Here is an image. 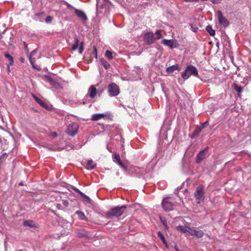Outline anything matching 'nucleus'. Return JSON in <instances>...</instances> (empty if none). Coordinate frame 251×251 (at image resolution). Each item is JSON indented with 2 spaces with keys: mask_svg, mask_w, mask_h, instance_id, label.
<instances>
[{
  "mask_svg": "<svg viewBox=\"0 0 251 251\" xmlns=\"http://www.w3.org/2000/svg\"><path fill=\"white\" fill-rule=\"evenodd\" d=\"M33 97L35 100L41 105L42 106H44V105L45 104V102L41 100H40L39 98L36 97L35 95H33Z\"/></svg>",
  "mask_w": 251,
  "mask_h": 251,
  "instance_id": "bb28decb",
  "label": "nucleus"
},
{
  "mask_svg": "<svg viewBox=\"0 0 251 251\" xmlns=\"http://www.w3.org/2000/svg\"><path fill=\"white\" fill-rule=\"evenodd\" d=\"M160 220L162 222V223L163 224V225H165V224H167V222H166V220L161 217H160Z\"/></svg>",
  "mask_w": 251,
  "mask_h": 251,
  "instance_id": "e433bc0d",
  "label": "nucleus"
},
{
  "mask_svg": "<svg viewBox=\"0 0 251 251\" xmlns=\"http://www.w3.org/2000/svg\"><path fill=\"white\" fill-rule=\"evenodd\" d=\"M24 225L25 226H28L29 227H34V225L32 221L31 220H26L25 221L24 223Z\"/></svg>",
  "mask_w": 251,
  "mask_h": 251,
  "instance_id": "393cba45",
  "label": "nucleus"
},
{
  "mask_svg": "<svg viewBox=\"0 0 251 251\" xmlns=\"http://www.w3.org/2000/svg\"><path fill=\"white\" fill-rule=\"evenodd\" d=\"M36 51H37V49L34 50H33L32 51V52H31V53L29 56V59L30 63L32 65V67L34 68H36V67L34 65V63L35 59L34 58H32V56H33L34 55V54L36 52Z\"/></svg>",
  "mask_w": 251,
  "mask_h": 251,
  "instance_id": "f3484780",
  "label": "nucleus"
},
{
  "mask_svg": "<svg viewBox=\"0 0 251 251\" xmlns=\"http://www.w3.org/2000/svg\"><path fill=\"white\" fill-rule=\"evenodd\" d=\"M10 66L11 65H9V64H8V65H7V69L8 72H10Z\"/></svg>",
  "mask_w": 251,
  "mask_h": 251,
  "instance_id": "a18cd8bd",
  "label": "nucleus"
},
{
  "mask_svg": "<svg viewBox=\"0 0 251 251\" xmlns=\"http://www.w3.org/2000/svg\"><path fill=\"white\" fill-rule=\"evenodd\" d=\"M162 43L168 46L171 49L176 48L178 47V44L176 43V41L173 40L163 39Z\"/></svg>",
  "mask_w": 251,
  "mask_h": 251,
  "instance_id": "9b49d317",
  "label": "nucleus"
},
{
  "mask_svg": "<svg viewBox=\"0 0 251 251\" xmlns=\"http://www.w3.org/2000/svg\"><path fill=\"white\" fill-rule=\"evenodd\" d=\"M20 185H23V184L22 182H21L20 184H19Z\"/></svg>",
  "mask_w": 251,
  "mask_h": 251,
  "instance_id": "8fccbe9b",
  "label": "nucleus"
},
{
  "mask_svg": "<svg viewBox=\"0 0 251 251\" xmlns=\"http://www.w3.org/2000/svg\"><path fill=\"white\" fill-rule=\"evenodd\" d=\"M108 91L111 97H114L119 95L120 88L117 84L112 83L108 86Z\"/></svg>",
  "mask_w": 251,
  "mask_h": 251,
  "instance_id": "423d86ee",
  "label": "nucleus"
},
{
  "mask_svg": "<svg viewBox=\"0 0 251 251\" xmlns=\"http://www.w3.org/2000/svg\"><path fill=\"white\" fill-rule=\"evenodd\" d=\"M104 1H109V0H104Z\"/></svg>",
  "mask_w": 251,
  "mask_h": 251,
  "instance_id": "3c124183",
  "label": "nucleus"
},
{
  "mask_svg": "<svg viewBox=\"0 0 251 251\" xmlns=\"http://www.w3.org/2000/svg\"><path fill=\"white\" fill-rule=\"evenodd\" d=\"M217 18L220 24L224 27H226L229 25L228 21L223 16L221 11L217 12Z\"/></svg>",
  "mask_w": 251,
  "mask_h": 251,
  "instance_id": "6e6552de",
  "label": "nucleus"
},
{
  "mask_svg": "<svg viewBox=\"0 0 251 251\" xmlns=\"http://www.w3.org/2000/svg\"><path fill=\"white\" fill-rule=\"evenodd\" d=\"M234 87L235 90L238 92V93H241L242 92V88L241 86H238L237 84H234Z\"/></svg>",
  "mask_w": 251,
  "mask_h": 251,
  "instance_id": "c756f323",
  "label": "nucleus"
},
{
  "mask_svg": "<svg viewBox=\"0 0 251 251\" xmlns=\"http://www.w3.org/2000/svg\"><path fill=\"white\" fill-rule=\"evenodd\" d=\"M208 147H206L205 149L201 151L197 155L196 162L198 163H200L203 159L206 157V154L207 152Z\"/></svg>",
  "mask_w": 251,
  "mask_h": 251,
  "instance_id": "ddd939ff",
  "label": "nucleus"
},
{
  "mask_svg": "<svg viewBox=\"0 0 251 251\" xmlns=\"http://www.w3.org/2000/svg\"><path fill=\"white\" fill-rule=\"evenodd\" d=\"M180 70V67H179V66L177 64H176L168 67L166 69V72L168 73H172L176 70L179 71Z\"/></svg>",
  "mask_w": 251,
  "mask_h": 251,
  "instance_id": "2eb2a0df",
  "label": "nucleus"
},
{
  "mask_svg": "<svg viewBox=\"0 0 251 251\" xmlns=\"http://www.w3.org/2000/svg\"><path fill=\"white\" fill-rule=\"evenodd\" d=\"M51 135L54 137H56L57 136V133L56 132H53L51 133Z\"/></svg>",
  "mask_w": 251,
  "mask_h": 251,
  "instance_id": "37998d69",
  "label": "nucleus"
},
{
  "mask_svg": "<svg viewBox=\"0 0 251 251\" xmlns=\"http://www.w3.org/2000/svg\"><path fill=\"white\" fill-rule=\"evenodd\" d=\"M52 19H53V18L52 17H51L50 16H48L46 17V18L45 19V22L47 23H50L52 21Z\"/></svg>",
  "mask_w": 251,
  "mask_h": 251,
  "instance_id": "2f4dec72",
  "label": "nucleus"
},
{
  "mask_svg": "<svg viewBox=\"0 0 251 251\" xmlns=\"http://www.w3.org/2000/svg\"><path fill=\"white\" fill-rule=\"evenodd\" d=\"M118 165L122 168L123 166H124V164L123 163H122V162L121 161V160H120V161L118 162H117Z\"/></svg>",
  "mask_w": 251,
  "mask_h": 251,
  "instance_id": "ea45409f",
  "label": "nucleus"
},
{
  "mask_svg": "<svg viewBox=\"0 0 251 251\" xmlns=\"http://www.w3.org/2000/svg\"><path fill=\"white\" fill-rule=\"evenodd\" d=\"M207 123H204L202 126H201V128H204L205 127H206V126H207Z\"/></svg>",
  "mask_w": 251,
  "mask_h": 251,
  "instance_id": "79ce46f5",
  "label": "nucleus"
},
{
  "mask_svg": "<svg viewBox=\"0 0 251 251\" xmlns=\"http://www.w3.org/2000/svg\"><path fill=\"white\" fill-rule=\"evenodd\" d=\"M125 171H126L127 170V167L125 165L122 167Z\"/></svg>",
  "mask_w": 251,
  "mask_h": 251,
  "instance_id": "c03bdc74",
  "label": "nucleus"
},
{
  "mask_svg": "<svg viewBox=\"0 0 251 251\" xmlns=\"http://www.w3.org/2000/svg\"><path fill=\"white\" fill-rule=\"evenodd\" d=\"M206 30L211 36H213L215 34V30L214 29H213V28L211 25H207L206 27Z\"/></svg>",
  "mask_w": 251,
  "mask_h": 251,
  "instance_id": "412c9836",
  "label": "nucleus"
},
{
  "mask_svg": "<svg viewBox=\"0 0 251 251\" xmlns=\"http://www.w3.org/2000/svg\"><path fill=\"white\" fill-rule=\"evenodd\" d=\"M62 203L65 207H67L69 205V202L67 200H63Z\"/></svg>",
  "mask_w": 251,
  "mask_h": 251,
  "instance_id": "473e14b6",
  "label": "nucleus"
},
{
  "mask_svg": "<svg viewBox=\"0 0 251 251\" xmlns=\"http://www.w3.org/2000/svg\"><path fill=\"white\" fill-rule=\"evenodd\" d=\"M56 208H57L58 209H61V204L59 203H56L55 204Z\"/></svg>",
  "mask_w": 251,
  "mask_h": 251,
  "instance_id": "58836bf2",
  "label": "nucleus"
},
{
  "mask_svg": "<svg viewBox=\"0 0 251 251\" xmlns=\"http://www.w3.org/2000/svg\"><path fill=\"white\" fill-rule=\"evenodd\" d=\"M154 38L155 40H159L162 38V35L161 33L160 30H157L155 32V34H154Z\"/></svg>",
  "mask_w": 251,
  "mask_h": 251,
  "instance_id": "4be33fe9",
  "label": "nucleus"
},
{
  "mask_svg": "<svg viewBox=\"0 0 251 251\" xmlns=\"http://www.w3.org/2000/svg\"><path fill=\"white\" fill-rule=\"evenodd\" d=\"M191 29L194 32H197L198 30V28L197 27H193L192 25L191 26Z\"/></svg>",
  "mask_w": 251,
  "mask_h": 251,
  "instance_id": "72a5a7b5",
  "label": "nucleus"
},
{
  "mask_svg": "<svg viewBox=\"0 0 251 251\" xmlns=\"http://www.w3.org/2000/svg\"><path fill=\"white\" fill-rule=\"evenodd\" d=\"M97 94V89L94 85H91L88 91V93L86 96H89L91 98H94Z\"/></svg>",
  "mask_w": 251,
  "mask_h": 251,
  "instance_id": "4468645a",
  "label": "nucleus"
},
{
  "mask_svg": "<svg viewBox=\"0 0 251 251\" xmlns=\"http://www.w3.org/2000/svg\"><path fill=\"white\" fill-rule=\"evenodd\" d=\"M144 40L147 45H151L155 42L154 34L152 32L146 33L144 35Z\"/></svg>",
  "mask_w": 251,
  "mask_h": 251,
  "instance_id": "9d476101",
  "label": "nucleus"
},
{
  "mask_svg": "<svg viewBox=\"0 0 251 251\" xmlns=\"http://www.w3.org/2000/svg\"><path fill=\"white\" fill-rule=\"evenodd\" d=\"M112 115L110 112H106L104 113L94 114L92 115L91 120L93 121H97L100 119L111 120Z\"/></svg>",
  "mask_w": 251,
  "mask_h": 251,
  "instance_id": "20e7f679",
  "label": "nucleus"
},
{
  "mask_svg": "<svg viewBox=\"0 0 251 251\" xmlns=\"http://www.w3.org/2000/svg\"><path fill=\"white\" fill-rule=\"evenodd\" d=\"M73 190L74 191H75L76 192L78 193V194H79L82 197H86V198H87L88 197L84 194L82 192H81L79 189H78L77 188H73Z\"/></svg>",
  "mask_w": 251,
  "mask_h": 251,
  "instance_id": "7c9ffc66",
  "label": "nucleus"
},
{
  "mask_svg": "<svg viewBox=\"0 0 251 251\" xmlns=\"http://www.w3.org/2000/svg\"><path fill=\"white\" fill-rule=\"evenodd\" d=\"M100 62L105 69L107 70V69H109V68H110L111 65L104 59L101 58L100 59Z\"/></svg>",
  "mask_w": 251,
  "mask_h": 251,
  "instance_id": "6ab92c4d",
  "label": "nucleus"
},
{
  "mask_svg": "<svg viewBox=\"0 0 251 251\" xmlns=\"http://www.w3.org/2000/svg\"><path fill=\"white\" fill-rule=\"evenodd\" d=\"M185 2H197V0H184Z\"/></svg>",
  "mask_w": 251,
  "mask_h": 251,
  "instance_id": "a19ab883",
  "label": "nucleus"
},
{
  "mask_svg": "<svg viewBox=\"0 0 251 251\" xmlns=\"http://www.w3.org/2000/svg\"><path fill=\"white\" fill-rule=\"evenodd\" d=\"M164 226L165 228V229H166V230L168 229L169 227H168V226L167 225V224H165V225H164Z\"/></svg>",
  "mask_w": 251,
  "mask_h": 251,
  "instance_id": "de8ad7c7",
  "label": "nucleus"
},
{
  "mask_svg": "<svg viewBox=\"0 0 251 251\" xmlns=\"http://www.w3.org/2000/svg\"><path fill=\"white\" fill-rule=\"evenodd\" d=\"M105 56L110 60H111L113 59V57L112 55V52L111 51L109 50H106L105 53Z\"/></svg>",
  "mask_w": 251,
  "mask_h": 251,
  "instance_id": "a878e982",
  "label": "nucleus"
},
{
  "mask_svg": "<svg viewBox=\"0 0 251 251\" xmlns=\"http://www.w3.org/2000/svg\"><path fill=\"white\" fill-rule=\"evenodd\" d=\"M3 33V32L1 33L0 32V39H2L3 38V36H2Z\"/></svg>",
  "mask_w": 251,
  "mask_h": 251,
  "instance_id": "49530a36",
  "label": "nucleus"
},
{
  "mask_svg": "<svg viewBox=\"0 0 251 251\" xmlns=\"http://www.w3.org/2000/svg\"><path fill=\"white\" fill-rule=\"evenodd\" d=\"M176 229L183 233L195 236L198 238H201L204 235V232L202 230L198 229L195 227L179 226L176 227Z\"/></svg>",
  "mask_w": 251,
  "mask_h": 251,
  "instance_id": "f257e3e1",
  "label": "nucleus"
},
{
  "mask_svg": "<svg viewBox=\"0 0 251 251\" xmlns=\"http://www.w3.org/2000/svg\"><path fill=\"white\" fill-rule=\"evenodd\" d=\"M67 6L68 8H71L75 9V15L80 19L85 21L87 19V16L84 12L80 10L76 9L73 7L69 4H67Z\"/></svg>",
  "mask_w": 251,
  "mask_h": 251,
  "instance_id": "f8f14e48",
  "label": "nucleus"
},
{
  "mask_svg": "<svg viewBox=\"0 0 251 251\" xmlns=\"http://www.w3.org/2000/svg\"><path fill=\"white\" fill-rule=\"evenodd\" d=\"M126 208V206L125 205L112 208L106 213V217L107 218H109L112 217H120L123 214L124 211Z\"/></svg>",
  "mask_w": 251,
  "mask_h": 251,
  "instance_id": "f03ea898",
  "label": "nucleus"
},
{
  "mask_svg": "<svg viewBox=\"0 0 251 251\" xmlns=\"http://www.w3.org/2000/svg\"><path fill=\"white\" fill-rule=\"evenodd\" d=\"M191 75L195 76L198 75L197 68L193 65H188L183 72L181 73V77L184 79H188Z\"/></svg>",
  "mask_w": 251,
  "mask_h": 251,
  "instance_id": "7ed1b4c3",
  "label": "nucleus"
},
{
  "mask_svg": "<svg viewBox=\"0 0 251 251\" xmlns=\"http://www.w3.org/2000/svg\"><path fill=\"white\" fill-rule=\"evenodd\" d=\"M75 214L78 216V217L79 220H84L85 221H88V218L85 215L83 212L81 211H76L75 212Z\"/></svg>",
  "mask_w": 251,
  "mask_h": 251,
  "instance_id": "dca6fc26",
  "label": "nucleus"
},
{
  "mask_svg": "<svg viewBox=\"0 0 251 251\" xmlns=\"http://www.w3.org/2000/svg\"><path fill=\"white\" fill-rule=\"evenodd\" d=\"M104 7V4H100V5H99L98 4V2H97V10L99 9V8H101V9H102Z\"/></svg>",
  "mask_w": 251,
  "mask_h": 251,
  "instance_id": "f704fd0d",
  "label": "nucleus"
},
{
  "mask_svg": "<svg viewBox=\"0 0 251 251\" xmlns=\"http://www.w3.org/2000/svg\"><path fill=\"white\" fill-rule=\"evenodd\" d=\"M113 161L114 162H116L117 163L119 161H120L121 160L120 156L118 153H114L113 155Z\"/></svg>",
  "mask_w": 251,
  "mask_h": 251,
  "instance_id": "cd10ccee",
  "label": "nucleus"
},
{
  "mask_svg": "<svg viewBox=\"0 0 251 251\" xmlns=\"http://www.w3.org/2000/svg\"><path fill=\"white\" fill-rule=\"evenodd\" d=\"M221 0H210V1L214 4H218L220 2Z\"/></svg>",
  "mask_w": 251,
  "mask_h": 251,
  "instance_id": "c9c22d12",
  "label": "nucleus"
},
{
  "mask_svg": "<svg viewBox=\"0 0 251 251\" xmlns=\"http://www.w3.org/2000/svg\"><path fill=\"white\" fill-rule=\"evenodd\" d=\"M162 205L163 209L166 211H170L174 209V204L169 198H165L162 202Z\"/></svg>",
  "mask_w": 251,
  "mask_h": 251,
  "instance_id": "1a4fd4ad",
  "label": "nucleus"
},
{
  "mask_svg": "<svg viewBox=\"0 0 251 251\" xmlns=\"http://www.w3.org/2000/svg\"><path fill=\"white\" fill-rule=\"evenodd\" d=\"M78 126L77 124L72 123L68 126L67 133L71 136H74L77 132Z\"/></svg>",
  "mask_w": 251,
  "mask_h": 251,
  "instance_id": "0eeeda50",
  "label": "nucleus"
},
{
  "mask_svg": "<svg viewBox=\"0 0 251 251\" xmlns=\"http://www.w3.org/2000/svg\"><path fill=\"white\" fill-rule=\"evenodd\" d=\"M94 52H95V57L96 58H97V57H98L97 50V48L96 47H94Z\"/></svg>",
  "mask_w": 251,
  "mask_h": 251,
  "instance_id": "4c0bfd02",
  "label": "nucleus"
},
{
  "mask_svg": "<svg viewBox=\"0 0 251 251\" xmlns=\"http://www.w3.org/2000/svg\"><path fill=\"white\" fill-rule=\"evenodd\" d=\"M84 50V43L81 42L79 46L78 52L80 54H81Z\"/></svg>",
  "mask_w": 251,
  "mask_h": 251,
  "instance_id": "c85d7f7f",
  "label": "nucleus"
},
{
  "mask_svg": "<svg viewBox=\"0 0 251 251\" xmlns=\"http://www.w3.org/2000/svg\"><path fill=\"white\" fill-rule=\"evenodd\" d=\"M78 43H79L78 39L77 37H75V43L72 47V50H75L77 49V47L78 46Z\"/></svg>",
  "mask_w": 251,
  "mask_h": 251,
  "instance_id": "b1692460",
  "label": "nucleus"
},
{
  "mask_svg": "<svg viewBox=\"0 0 251 251\" xmlns=\"http://www.w3.org/2000/svg\"><path fill=\"white\" fill-rule=\"evenodd\" d=\"M175 250L176 251H180L176 246H175Z\"/></svg>",
  "mask_w": 251,
  "mask_h": 251,
  "instance_id": "09e8293b",
  "label": "nucleus"
},
{
  "mask_svg": "<svg viewBox=\"0 0 251 251\" xmlns=\"http://www.w3.org/2000/svg\"><path fill=\"white\" fill-rule=\"evenodd\" d=\"M4 56L6 58H7V59L9 61V65H12L14 63L13 57L7 52H5L4 53Z\"/></svg>",
  "mask_w": 251,
  "mask_h": 251,
  "instance_id": "aec40b11",
  "label": "nucleus"
},
{
  "mask_svg": "<svg viewBox=\"0 0 251 251\" xmlns=\"http://www.w3.org/2000/svg\"><path fill=\"white\" fill-rule=\"evenodd\" d=\"M96 167V164L92 160H88L87 163V169L92 170Z\"/></svg>",
  "mask_w": 251,
  "mask_h": 251,
  "instance_id": "a211bd4d",
  "label": "nucleus"
},
{
  "mask_svg": "<svg viewBox=\"0 0 251 251\" xmlns=\"http://www.w3.org/2000/svg\"><path fill=\"white\" fill-rule=\"evenodd\" d=\"M204 191L203 190V186L202 185H199L197 188L196 191L194 193L195 197L198 203H200L204 200Z\"/></svg>",
  "mask_w": 251,
  "mask_h": 251,
  "instance_id": "39448f33",
  "label": "nucleus"
},
{
  "mask_svg": "<svg viewBox=\"0 0 251 251\" xmlns=\"http://www.w3.org/2000/svg\"><path fill=\"white\" fill-rule=\"evenodd\" d=\"M157 236L161 240L164 244H165L166 246L167 247V244L163 234L160 231H158L157 232Z\"/></svg>",
  "mask_w": 251,
  "mask_h": 251,
  "instance_id": "5701e85b",
  "label": "nucleus"
}]
</instances>
